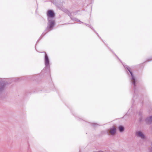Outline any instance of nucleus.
Listing matches in <instances>:
<instances>
[{"label": "nucleus", "instance_id": "obj_2", "mask_svg": "<svg viewBox=\"0 0 152 152\" xmlns=\"http://www.w3.org/2000/svg\"><path fill=\"white\" fill-rule=\"evenodd\" d=\"M43 53H44L45 54V66L47 68H49L50 67V62L48 56L45 52H44Z\"/></svg>", "mask_w": 152, "mask_h": 152}, {"label": "nucleus", "instance_id": "obj_8", "mask_svg": "<svg viewBox=\"0 0 152 152\" xmlns=\"http://www.w3.org/2000/svg\"><path fill=\"white\" fill-rule=\"evenodd\" d=\"M146 121L148 123L152 122V115L146 119Z\"/></svg>", "mask_w": 152, "mask_h": 152}, {"label": "nucleus", "instance_id": "obj_11", "mask_svg": "<svg viewBox=\"0 0 152 152\" xmlns=\"http://www.w3.org/2000/svg\"><path fill=\"white\" fill-rule=\"evenodd\" d=\"M152 61V57L146 59L145 62H148Z\"/></svg>", "mask_w": 152, "mask_h": 152}, {"label": "nucleus", "instance_id": "obj_7", "mask_svg": "<svg viewBox=\"0 0 152 152\" xmlns=\"http://www.w3.org/2000/svg\"><path fill=\"white\" fill-rule=\"evenodd\" d=\"M116 129L115 127H113L110 129V133L112 135L114 134L116 132Z\"/></svg>", "mask_w": 152, "mask_h": 152}, {"label": "nucleus", "instance_id": "obj_1", "mask_svg": "<svg viewBox=\"0 0 152 152\" xmlns=\"http://www.w3.org/2000/svg\"><path fill=\"white\" fill-rule=\"evenodd\" d=\"M55 14L53 10H49L48 11L47 13V16L48 23L45 30V31H46L47 32L52 30L54 26L55 20L51 19V18H53Z\"/></svg>", "mask_w": 152, "mask_h": 152}, {"label": "nucleus", "instance_id": "obj_4", "mask_svg": "<svg viewBox=\"0 0 152 152\" xmlns=\"http://www.w3.org/2000/svg\"><path fill=\"white\" fill-rule=\"evenodd\" d=\"M136 134L137 137H140L141 139H143L145 138L144 135L140 131L137 132Z\"/></svg>", "mask_w": 152, "mask_h": 152}, {"label": "nucleus", "instance_id": "obj_10", "mask_svg": "<svg viewBox=\"0 0 152 152\" xmlns=\"http://www.w3.org/2000/svg\"><path fill=\"white\" fill-rule=\"evenodd\" d=\"M70 18L72 20H75L77 22H80L82 23V22H81L80 20L77 19V18H73L72 16Z\"/></svg>", "mask_w": 152, "mask_h": 152}, {"label": "nucleus", "instance_id": "obj_5", "mask_svg": "<svg viewBox=\"0 0 152 152\" xmlns=\"http://www.w3.org/2000/svg\"><path fill=\"white\" fill-rule=\"evenodd\" d=\"M62 10L65 12V13L67 14L70 17V18L72 16V15H71V13L70 12V11L67 9L65 8H63Z\"/></svg>", "mask_w": 152, "mask_h": 152}, {"label": "nucleus", "instance_id": "obj_6", "mask_svg": "<svg viewBox=\"0 0 152 152\" xmlns=\"http://www.w3.org/2000/svg\"><path fill=\"white\" fill-rule=\"evenodd\" d=\"M7 83L2 82L0 83V92L3 91L4 89V88Z\"/></svg>", "mask_w": 152, "mask_h": 152}, {"label": "nucleus", "instance_id": "obj_9", "mask_svg": "<svg viewBox=\"0 0 152 152\" xmlns=\"http://www.w3.org/2000/svg\"><path fill=\"white\" fill-rule=\"evenodd\" d=\"M118 129L119 131L120 132H123L124 130V127L122 126H119L118 128Z\"/></svg>", "mask_w": 152, "mask_h": 152}, {"label": "nucleus", "instance_id": "obj_12", "mask_svg": "<svg viewBox=\"0 0 152 152\" xmlns=\"http://www.w3.org/2000/svg\"><path fill=\"white\" fill-rule=\"evenodd\" d=\"M86 25L88 26H89V25L88 24H86Z\"/></svg>", "mask_w": 152, "mask_h": 152}, {"label": "nucleus", "instance_id": "obj_3", "mask_svg": "<svg viewBox=\"0 0 152 152\" xmlns=\"http://www.w3.org/2000/svg\"><path fill=\"white\" fill-rule=\"evenodd\" d=\"M127 69L129 71L132 77V83L134 85V87L135 88L136 87L135 85V82L136 80L134 76L133 75V73L131 71V69L130 67L129 66H128L126 67Z\"/></svg>", "mask_w": 152, "mask_h": 152}, {"label": "nucleus", "instance_id": "obj_13", "mask_svg": "<svg viewBox=\"0 0 152 152\" xmlns=\"http://www.w3.org/2000/svg\"><path fill=\"white\" fill-rule=\"evenodd\" d=\"M63 5L62 4L61 6H60L61 7H62L63 6Z\"/></svg>", "mask_w": 152, "mask_h": 152}]
</instances>
